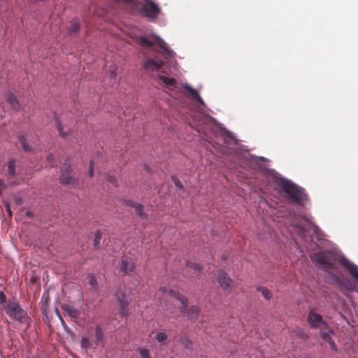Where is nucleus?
I'll list each match as a JSON object with an SVG mask.
<instances>
[{
	"label": "nucleus",
	"mask_w": 358,
	"mask_h": 358,
	"mask_svg": "<svg viewBox=\"0 0 358 358\" xmlns=\"http://www.w3.org/2000/svg\"><path fill=\"white\" fill-rule=\"evenodd\" d=\"M62 308L65 313L71 318L76 320L79 317L80 313L78 309L70 305H64Z\"/></svg>",
	"instance_id": "nucleus-13"
},
{
	"label": "nucleus",
	"mask_w": 358,
	"mask_h": 358,
	"mask_svg": "<svg viewBox=\"0 0 358 358\" xmlns=\"http://www.w3.org/2000/svg\"><path fill=\"white\" fill-rule=\"evenodd\" d=\"M260 159H262V160L264 159V158L263 157H260Z\"/></svg>",
	"instance_id": "nucleus-52"
},
{
	"label": "nucleus",
	"mask_w": 358,
	"mask_h": 358,
	"mask_svg": "<svg viewBox=\"0 0 358 358\" xmlns=\"http://www.w3.org/2000/svg\"><path fill=\"white\" fill-rule=\"evenodd\" d=\"M140 356L141 358H152L150 355L149 350L147 349H141Z\"/></svg>",
	"instance_id": "nucleus-29"
},
{
	"label": "nucleus",
	"mask_w": 358,
	"mask_h": 358,
	"mask_svg": "<svg viewBox=\"0 0 358 358\" xmlns=\"http://www.w3.org/2000/svg\"><path fill=\"white\" fill-rule=\"evenodd\" d=\"M173 182H174L176 187L178 189H181L182 188H183V186H182L181 182L178 179L174 178L173 179Z\"/></svg>",
	"instance_id": "nucleus-35"
},
{
	"label": "nucleus",
	"mask_w": 358,
	"mask_h": 358,
	"mask_svg": "<svg viewBox=\"0 0 358 358\" xmlns=\"http://www.w3.org/2000/svg\"><path fill=\"white\" fill-rule=\"evenodd\" d=\"M160 290L164 294L168 293L171 297H173L178 300L182 305V306L181 307V312L185 311V310L187 308L188 301L184 296L180 294L178 292L171 289H167L166 287H162Z\"/></svg>",
	"instance_id": "nucleus-7"
},
{
	"label": "nucleus",
	"mask_w": 358,
	"mask_h": 358,
	"mask_svg": "<svg viewBox=\"0 0 358 358\" xmlns=\"http://www.w3.org/2000/svg\"><path fill=\"white\" fill-rule=\"evenodd\" d=\"M53 159V156L52 155H49L47 157V160L49 162H51Z\"/></svg>",
	"instance_id": "nucleus-45"
},
{
	"label": "nucleus",
	"mask_w": 358,
	"mask_h": 358,
	"mask_svg": "<svg viewBox=\"0 0 358 358\" xmlns=\"http://www.w3.org/2000/svg\"><path fill=\"white\" fill-rule=\"evenodd\" d=\"M101 239V235L99 231H96L94 235V245L96 248L99 245Z\"/></svg>",
	"instance_id": "nucleus-27"
},
{
	"label": "nucleus",
	"mask_w": 358,
	"mask_h": 358,
	"mask_svg": "<svg viewBox=\"0 0 358 358\" xmlns=\"http://www.w3.org/2000/svg\"><path fill=\"white\" fill-rule=\"evenodd\" d=\"M7 210H8L9 215H11L12 213H11V210H10L9 205H7Z\"/></svg>",
	"instance_id": "nucleus-47"
},
{
	"label": "nucleus",
	"mask_w": 358,
	"mask_h": 358,
	"mask_svg": "<svg viewBox=\"0 0 358 358\" xmlns=\"http://www.w3.org/2000/svg\"><path fill=\"white\" fill-rule=\"evenodd\" d=\"M79 29V25L77 22H73L70 28V31L76 32Z\"/></svg>",
	"instance_id": "nucleus-34"
},
{
	"label": "nucleus",
	"mask_w": 358,
	"mask_h": 358,
	"mask_svg": "<svg viewBox=\"0 0 358 358\" xmlns=\"http://www.w3.org/2000/svg\"><path fill=\"white\" fill-rule=\"evenodd\" d=\"M95 335L97 342H99L102 340L103 334L101 328L99 326L96 327Z\"/></svg>",
	"instance_id": "nucleus-26"
},
{
	"label": "nucleus",
	"mask_w": 358,
	"mask_h": 358,
	"mask_svg": "<svg viewBox=\"0 0 358 358\" xmlns=\"http://www.w3.org/2000/svg\"><path fill=\"white\" fill-rule=\"evenodd\" d=\"M87 342L88 341H87V338H82V339H81V346L83 348H87Z\"/></svg>",
	"instance_id": "nucleus-41"
},
{
	"label": "nucleus",
	"mask_w": 358,
	"mask_h": 358,
	"mask_svg": "<svg viewBox=\"0 0 358 358\" xmlns=\"http://www.w3.org/2000/svg\"><path fill=\"white\" fill-rule=\"evenodd\" d=\"M90 176L92 177L93 176V169H92V163L90 162V169L89 171Z\"/></svg>",
	"instance_id": "nucleus-44"
},
{
	"label": "nucleus",
	"mask_w": 358,
	"mask_h": 358,
	"mask_svg": "<svg viewBox=\"0 0 358 358\" xmlns=\"http://www.w3.org/2000/svg\"><path fill=\"white\" fill-rule=\"evenodd\" d=\"M217 281L220 285L225 290L231 286L232 280L229 278L224 272H220L217 275Z\"/></svg>",
	"instance_id": "nucleus-11"
},
{
	"label": "nucleus",
	"mask_w": 358,
	"mask_h": 358,
	"mask_svg": "<svg viewBox=\"0 0 358 358\" xmlns=\"http://www.w3.org/2000/svg\"><path fill=\"white\" fill-rule=\"evenodd\" d=\"M222 137L223 138V142L222 143V145L224 146H227L228 144L227 141L226 139L227 137L231 138L232 141H234L236 145H238V140L234 137V134L232 132L228 131L226 129H224L222 131Z\"/></svg>",
	"instance_id": "nucleus-15"
},
{
	"label": "nucleus",
	"mask_w": 358,
	"mask_h": 358,
	"mask_svg": "<svg viewBox=\"0 0 358 358\" xmlns=\"http://www.w3.org/2000/svg\"><path fill=\"white\" fill-rule=\"evenodd\" d=\"M8 171L10 174L13 175L15 173V164L13 161H10L8 164Z\"/></svg>",
	"instance_id": "nucleus-28"
},
{
	"label": "nucleus",
	"mask_w": 358,
	"mask_h": 358,
	"mask_svg": "<svg viewBox=\"0 0 358 358\" xmlns=\"http://www.w3.org/2000/svg\"><path fill=\"white\" fill-rule=\"evenodd\" d=\"M332 331L331 330H329L328 329V331H321L320 332V336L324 340L326 341L327 342L330 341L332 338L330 336V333H331Z\"/></svg>",
	"instance_id": "nucleus-25"
},
{
	"label": "nucleus",
	"mask_w": 358,
	"mask_h": 358,
	"mask_svg": "<svg viewBox=\"0 0 358 358\" xmlns=\"http://www.w3.org/2000/svg\"><path fill=\"white\" fill-rule=\"evenodd\" d=\"M181 343L186 348H189L191 346V342L187 337H181Z\"/></svg>",
	"instance_id": "nucleus-30"
},
{
	"label": "nucleus",
	"mask_w": 358,
	"mask_h": 358,
	"mask_svg": "<svg viewBox=\"0 0 358 358\" xmlns=\"http://www.w3.org/2000/svg\"><path fill=\"white\" fill-rule=\"evenodd\" d=\"M55 313H56V315H57L58 319L60 320L62 326L64 327L65 326L64 320L62 318V317L61 314L59 313V312L57 308L55 309Z\"/></svg>",
	"instance_id": "nucleus-36"
},
{
	"label": "nucleus",
	"mask_w": 358,
	"mask_h": 358,
	"mask_svg": "<svg viewBox=\"0 0 358 358\" xmlns=\"http://www.w3.org/2000/svg\"><path fill=\"white\" fill-rule=\"evenodd\" d=\"M6 302V296L3 292H0V304Z\"/></svg>",
	"instance_id": "nucleus-40"
},
{
	"label": "nucleus",
	"mask_w": 358,
	"mask_h": 358,
	"mask_svg": "<svg viewBox=\"0 0 358 358\" xmlns=\"http://www.w3.org/2000/svg\"><path fill=\"white\" fill-rule=\"evenodd\" d=\"M72 171L70 165V160L66 159L65 164L63 165L62 169V173L60 176L61 182L64 185H75L76 184V179L70 176Z\"/></svg>",
	"instance_id": "nucleus-4"
},
{
	"label": "nucleus",
	"mask_w": 358,
	"mask_h": 358,
	"mask_svg": "<svg viewBox=\"0 0 358 358\" xmlns=\"http://www.w3.org/2000/svg\"><path fill=\"white\" fill-rule=\"evenodd\" d=\"M7 101L10 104V106H12V108L13 109L17 110L19 108V107H20L19 102H18L17 98L14 95H13V94L8 95L7 97Z\"/></svg>",
	"instance_id": "nucleus-17"
},
{
	"label": "nucleus",
	"mask_w": 358,
	"mask_h": 358,
	"mask_svg": "<svg viewBox=\"0 0 358 358\" xmlns=\"http://www.w3.org/2000/svg\"><path fill=\"white\" fill-rule=\"evenodd\" d=\"M307 320L312 329H318L321 326L328 327V324L323 320L322 315L313 310L309 311Z\"/></svg>",
	"instance_id": "nucleus-5"
},
{
	"label": "nucleus",
	"mask_w": 358,
	"mask_h": 358,
	"mask_svg": "<svg viewBox=\"0 0 358 358\" xmlns=\"http://www.w3.org/2000/svg\"><path fill=\"white\" fill-rule=\"evenodd\" d=\"M164 64V62L159 59H148L143 64V69L155 71L161 69Z\"/></svg>",
	"instance_id": "nucleus-10"
},
{
	"label": "nucleus",
	"mask_w": 358,
	"mask_h": 358,
	"mask_svg": "<svg viewBox=\"0 0 358 358\" xmlns=\"http://www.w3.org/2000/svg\"><path fill=\"white\" fill-rule=\"evenodd\" d=\"M57 129L59 133V135L62 137H65L66 136V134L64 131H63V127L60 123H57Z\"/></svg>",
	"instance_id": "nucleus-33"
},
{
	"label": "nucleus",
	"mask_w": 358,
	"mask_h": 358,
	"mask_svg": "<svg viewBox=\"0 0 358 358\" xmlns=\"http://www.w3.org/2000/svg\"><path fill=\"white\" fill-rule=\"evenodd\" d=\"M2 182V181H1V180H0V182Z\"/></svg>",
	"instance_id": "nucleus-54"
},
{
	"label": "nucleus",
	"mask_w": 358,
	"mask_h": 358,
	"mask_svg": "<svg viewBox=\"0 0 358 358\" xmlns=\"http://www.w3.org/2000/svg\"><path fill=\"white\" fill-rule=\"evenodd\" d=\"M300 217H301L303 219H304V220H306L309 222V219L308 217H306V216L300 215Z\"/></svg>",
	"instance_id": "nucleus-51"
},
{
	"label": "nucleus",
	"mask_w": 358,
	"mask_h": 358,
	"mask_svg": "<svg viewBox=\"0 0 358 358\" xmlns=\"http://www.w3.org/2000/svg\"><path fill=\"white\" fill-rule=\"evenodd\" d=\"M18 140H19V142L21 144V146L22 147V149L25 152H29V151L31 150V148L27 145L26 139L22 136H20L18 138Z\"/></svg>",
	"instance_id": "nucleus-19"
},
{
	"label": "nucleus",
	"mask_w": 358,
	"mask_h": 358,
	"mask_svg": "<svg viewBox=\"0 0 358 358\" xmlns=\"http://www.w3.org/2000/svg\"><path fill=\"white\" fill-rule=\"evenodd\" d=\"M87 280L89 284L92 286V287L94 289H97L98 288V282L96 278L92 275L90 274L87 275Z\"/></svg>",
	"instance_id": "nucleus-18"
},
{
	"label": "nucleus",
	"mask_w": 358,
	"mask_h": 358,
	"mask_svg": "<svg viewBox=\"0 0 358 358\" xmlns=\"http://www.w3.org/2000/svg\"><path fill=\"white\" fill-rule=\"evenodd\" d=\"M145 3L142 6L143 13L150 20H157L161 9L159 6L152 0H144Z\"/></svg>",
	"instance_id": "nucleus-3"
},
{
	"label": "nucleus",
	"mask_w": 358,
	"mask_h": 358,
	"mask_svg": "<svg viewBox=\"0 0 358 358\" xmlns=\"http://www.w3.org/2000/svg\"><path fill=\"white\" fill-rule=\"evenodd\" d=\"M298 336L302 338H307L308 337V334H306L303 331H299L298 333Z\"/></svg>",
	"instance_id": "nucleus-38"
},
{
	"label": "nucleus",
	"mask_w": 358,
	"mask_h": 358,
	"mask_svg": "<svg viewBox=\"0 0 358 358\" xmlns=\"http://www.w3.org/2000/svg\"><path fill=\"white\" fill-rule=\"evenodd\" d=\"M33 358H38V357H33Z\"/></svg>",
	"instance_id": "nucleus-53"
},
{
	"label": "nucleus",
	"mask_w": 358,
	"mask_h": 358,
	"mask_svg": "<svg viewBox=\"0 0 358 358\" xmlns=\"http://www.w3.org/2000/svg\"><path fill=\"white\" fill-rule=\"evenodd\" d=\"M182 88L187 90L189 94L191 96V97L194 99H195L198 103H199L202 106H205V103L201 96L197 93L196 90L192 88L190 85H189L187 83H185L182 85Z\"/></svg>",
	"instance_id": "nucleus-12"
},
{
	"label": "nucleus",
	"mask_w": 358,
	"mask_h": 358,
	"mask_svg": "<svg viewBox=\"0 0 358 358\" xmlns=\"http://www.w3.org/2000/svg\"><path fill=\"white\" fill-rule=\"evenodd\" d=\"M6 313L10 318L21 323L25 322L27 318V312L23 309L19 302L13 301H8L4 308Z\"/></svg>",
	"instance_id": "nucleus-2"
},
{
	"label": "nucleus",
	"mask_w": 358,
	"mask_h": 358,
	"mask_svg": "<svg viewBox=\"0 0 358 358\" xmlns=\"http://www.w3.org/2000/svg\"><path fill=\"white\" fill-rule=\"evenodd\" d=\"M258 290L262 292V294L266 300H268L272 296L271 292L267 288L261 287Z\"/></svg>",
	"instance_id": "nucleus-24"
},
{
	"label": "nucleus",
	"mask_w": 358,
	"mask_h": 358,
	"mask_svg": "<svg viewBox=\"0 0 358 358\" xmlns=\"http://www.w3.org/2000/svg\"><path fill=\"white\" fill-rule=\"evenodd\" d=\"M7 185L2 181L0 182V194L6 188Z\"/></svg>",
	"instance_id": "nucleus-42"
},
{
	"label": "nucleus",
	"mask_w": 358,
	"mask_h": 358,
	"mask_svg": "<svg viewBox=\"0 0 358 358\" xmlns=\"http://www.w3.org/2000/svg\"><path fill=\"white\" fill-rule=\"evenodd\" d=\"M313 224V228H314V231H315V233H317V231L319 230V228H318L316 225H315V224Z\"/></svg>",
	"instance_id": "nucleus-46"
},
{
	"label": "nucleus",
	"mask_w": 358,
	"mask_h": 358,
	"mask_svg": "<svg viewBox=\"0 0 358 358\" xmlns=\"http://www.w3.org/2000/svg\"><path fill=\"white\" fill-rule=\"evenodd\" d=\"M331 347V348L334 350H336V345L334 343V340L331 338L330 341H327Z\"/></svg>",
	"instance_id": "nucleus-39"
},
{
	"label": "nucleus",
	"mask_w": 358,
	"mask_h": 358,
	"mask_svg": "<svg viewBox=\"0 0 358 358\" xmlns=\"http://www.w3.org/2000/svg\"><path fill=\"white\" fill-rule=\"evenodd\" d=\"M188 266L190 268H192L196 271H199L201 269V265L198 263H190V264H188Z\"/></svg>",
	"instance_id": "nucleus-31"
},
{
	"label": "nucleus",
	"mask_w": 358,
	"mask_h": 358,
	"mask_svg": "<svg viewBox=\"0 0 358 358\" xmlns=\"http://www.w3.org/2000/svg\"><path fill=\"white\" fill-rule=\"evenodd\" d=\"M118 1L124 3L128 8L134 10L136 8L134 0H117Z\"/></svg>",
	"instance_id": "nucleus-22"
},
{
	"label": "nucleus",
	"mask_w": 358,
	"mask_h": 358,
	"mask_svg": "<svg viewBox=\"0 0 358 358\" xmlns=\"http://www.w3.org/2000/svg\"><path fill=\"white\" fill-rule=\"evenodd\" d=\"M314 258L324 268H331L332 267V262L329 257L328 253L324 252L316 253L314 255Z\"/></svg>",
	"instance_id": "nucleus-8"
},
{
	"label": "nucleus",
	"mask_w": 358,
	"mask_h": 358,
	"mask_svg": "<svg viewBox=\"0 0 358 358\" xmlns=\"http://www.w3.org/2000/svg\"><path fill=\"white\" fill-rule=\"evenodd\" d=\"M134 207L135 208V211L136 214H138L139 216H141L142 218H145L146 217L145 214L143 213V206L139 203H135L134 205Z\"/></svg>",
	"instance_id": "nucleus-20"
},
{
	"label": "nucleus",
	"mask_w": 358,
	"mask_h": 358,
	"mask_svg": "<svg viewBox=\"0 0 358 358\" xmlns=\"http://www.w3.org/2000/svg\"><path fill=\"white\" fill-rule=\"evenodd\" d=\"M27 215L29 216V217H32L33 215V213L31 212H29V211H27L26 213Z\"/></svg>",
	"instance_id": "nucleus-49"
},
{
	"label": "nucleus",
	"mask_w": 358,
	"mask_h": 358,
	"mask_svg": "<svg viewBox=\"0 0 358 358\" xmlns=\"http://www.w3.org/2000/svg\"><path fill=\"white\" fill-rule=\"evenodd\" d=\"M158 77L169 89L173 90L176 87V80L173 78L164 75H159Z\"/></svg>",
	"instance_id": "nucleus-14"
},
{
	"label": "nucleus",
	"mask_w": 358,
	"mask_h": 358,
	"mask_svg": "<svg viewBox=\"0 0 358 358\" xmlns=\"http://www.w3.org/2000/svg\"><path fill=\"white\" fill-rule=\"evenodd\" d=\"M153 36L157 45L162 48L164 58H173L176 55V53L172 49L168 47L166 43L158 35L154 34Z\"/></svg>",
	"instance_id": "nucleus-6"
},
{
	"label": "nucleus",
	"mask_w": 358,
	"mask_h": 358,
	"mask_svg": "<svg viewBox=\"0 0 358 358\" xmlns=\"http://www.w3.org/2000/svg\"><path fill=\"white\" fill-rule=\"evenodd\" d=\"M198 313V308L196 306H192L189 309V313H188L189 316L192 317L194 315H196Z\"/></svg>",
	"instance_id": "nucleus-32"
},
{
	"label": "nucleus",
	"mask_w": 358,
	"mask_h": 358,
	"mask_svg": "<svg viewBox=\"0 0 358 358\" xmlns=\"http://www.w3.org/2000/svg\"><path fill=\"white\" fill-rule=\"evenodd\" d=\"M274 180L281 187L287 198L297 205L303 206L308 201L307 195L302 187L291 180L282 178L279 174L274 176Z\"/></svg>",
	"instance_id": "nucleus-1"
},
{
	"label": "nucleus",
	"mask_w": 358,
	"mask_h": 358,
	"mask_svg": "<svg viewBox=\"0 0 358 358\" xmlns=\"http://www.w3.org/2000/svg\"><path fill=\"white\" fill-rule=\"evenodd\" d=\"M117 299L118 300L119 305L120 307V313L121 316L124 317L128 315V306H129V301L125 297V295L124 293L119 292L115 294Z\"/></svg>",
	"instance_id": "nucleus-9"
},
{
	"label": "nucleus",
	"mask_w": 358,
	"mask_h": 358,
	"mask_svg": "<svg viewBox=\"0 0 358 358\" xmlns=\"http://www.w3.org/2000/svg\"><path fill=\"white\" fill-rule=\"evenodd\" d=\"M138 43L145 48H150L152 45V43L144 36H141L138 38Z\"/></svg>",
	"instance_id": "nucleus-21"
},
{
	"label": "nucleus",
	"mask_w": 358,
	"mask_h": 358,
	"mask_svg": "<svg viewBox=\"0 0 358 358\" xmlns=\"http://www.w3.org/2000/svg\"><path fill=\"white\" fill-rule=\"evenodd\" d=\"M120 271L127 274L129 271H132L134 268V265L131 262H129L127 259H122L120 262Z\"/></svg>",
	"instance_id": "nucleus-16"
},
{
	"label": "nucleus",
	"mask_w": 358,
	"mask_h": 358,
	"mask_svg": "<svg viewBox=\"0 0 358 358\" xmlns=\"http://www.w3.org/2000/svg\"><path fill=\"white\" fill-rule=\"evenodd\" d=\"M110 76L111 77H115V73L114 71H110Z\"/></svg>",
	"instance_id": "nucleus-50"
},
{
	"label": "nucleus",
	"mask_w": 358,
	"mask_h": 358,
	"mask_svg": "<svg viewBox=\"0 0 358 358\" xmlns=\"http://www.w3.org/2000/svg\"><path fill=\"white\" fill-rule=\"evenodd\" d=\"M108 180L111 182L113 183L115 186H117V180L116 179V178L113 177V176H109Z\"/></svg>",
	"instance_id": "nucleus-37"
},
{
	"label": "nucleus",
	"mask_w": 358,
	"mask_h": 358,
	"mask_svg": "<svg viewBox=\"0 0 358 358\" xmlns=\"http://www.w3.org/2000/svg\"><path fill=\"white\" fill-rule=\"evenodd\" d=\"M46 308H47V304H46V303H45V305H43V306H41V309H42V310H43V311H45V310H46Z\"/></svg>",
	"instance_id": "nucleus-48"
},
{
	"label": "nucleus",
	"mask_w": 358,
	"mask_h": 358,
	"mask_svg": "<svg viewBox=\"0 0 358 358\" xmlns=\"http://www.w3.org/2000/svg\"><path fill=\"white\" fill-rule=\"evenodd\" d=\"M155 338L161 344L164 343L167 338L166 334L163 332H159L155 336Z\"/></svg>",
	"instance_id": "nucleus-23"
},
{
	"label": "nucleus",
	"mask_w": 358,
	"mask_h": 358,
	"mask_svg": "<svg viewBox=\"0 0 358 358\" xmlns=\"http://www.w3.org/2000/svg\"><path fill=\"white\" fill-rule=\"evenodd\" d=\"M297 227H298V234H303V233L305 232V229L302 227L297 226Z\"/></svg>",
	"instance_id": "nucleus-43"
}]
</instances>
